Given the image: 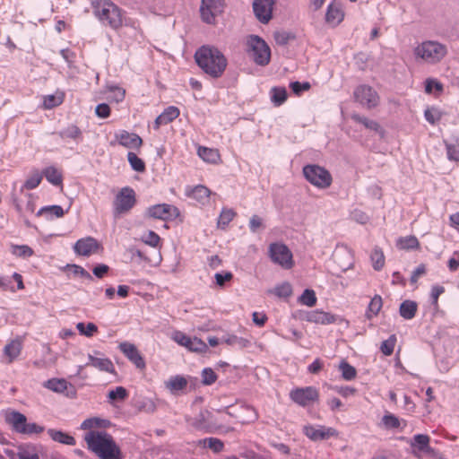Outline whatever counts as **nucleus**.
<instances>
[{"label": "nucleus", "instance_id": "obj_59", "mask_svg": "<svg viewBox=\"0 0 459 459\" xmlns=\"http://www.w3.org/2000/svg\"><path fill=\"white\" fill-rule=\"evenodd\" d=\"M273 293L280 298H289L292 294V287L289 282H283L274 288Z\"/></svg>", "mask_w": 459, "mask_h": 459}, {"label": "nucleus", "instance_id": "obj_52", "mask_svg": "<svg viewBox=\"0 0 459 459\" xmlns=\"http://www.w3.org/2000/svg\"><path fill=\"white\" fill-rule=\"evenodd\" d=\"M396 341L397 339L394 334H392L387 340H385L380 346L381 352L385 356L392 355L396 344Z\"/></svg>", "mask_w": 459, "mask_h": 459}, {"label": "nucleus", "instance_id": "obj_49", "mask_svg": "<svg viewBox=\"0 0 459 459\" xmlns=\"http://www.w3.org/2000/svg\"><path fill=\"white\" fill-rule=\"evenodd\" d=\"M425 91L428 94H440L443 91V84L436 79L429 78L425 81Z\"/></svg>", "mask_w": 459, "mask_h": 459}, {"label": "nucleus", "instance_id": "obj_32", "mask_svg": "<svg viewBox=\"0 0 459 459\" xmlns=\"http://www.w3.org/2000/svg\"><path fill=\"white\" fill-rule=\"evenodd\" d=\"M43 175L46 179L54 186H62L63 175L56 168L50 166L43 170Z\"/></svg>", "mask_w": 459, "mask_h": 459}, {"label": "nucleus", "instance_id": "obj_56", "mask_svg": "<svg viewBox=\"0 0 459 459\" xmlns=\"http://www.w3.org/2000/svg\"><path fill=\"white\" fill-rule=\"evenodd\" d=\"M77 330L82 335L87 337H91L94 333L98 332V327L93 323H88L85 325L84 323H78L76 325Z\"/></svg>", "mask_w": 459, "mask_h": 459}, {"label": "nucleus", "instance_id": "obj_31", "mask_svg": "<svg viewBox=\"0 0 459 459\" xmlns=\"http://www.w3.org/2000/svg\"><path fill=\"white\" fill-rule=\"evenodd\" d=\"M22 343L19 340H12L4 349V355L8 357L9 362H13L21 353Z\"/></svg>", "mask_w": 459, "mask_h": 459}, {"label": "nucleus", "instance_id": "obj_4", "mask_svg": "<svg viewBox=\"0 0 459 459\" xmlns=\"http://www.w3.org/2000/svg\"><path fill=\"white\" fill-rule=\"evenodd\" d=\"M448 54L447 46L437 40H423L413 48L417 61L435 65L441 63Z\"/></svg>", "mask_w": 459, "mask_h": 459}, {"label": "nucleus", "instance_id": "obj_35", "mask_svg": "<svg viewBox=\"0 0 459 459\" xmlns=\"http://www.w3.org/2000/svg\"><path fill=\"white\" fill-rule=\"evenodd\" d=\"M382 307H383V299H382L381 296L375 295L371 299V300L368 304V307L366 312V316L368 319H371L374 316H377L378 315L379 311L381 310Z\"/></svg>", "mask_w": 459, "mask_h": 459}, {"label": "nucleus", "instance_id": "obj_28", "mask_svg": "<svg viewBox=\"0 0 459 459\" xmlns=\"http://www.w3.org/2000/svg\"><path fill=\"white\" fill-rule=\"evenodd\" d=\"M110 426V421L100 418H89L81 424L83 430L96 431L95 429H106Z\"/></svg>", "mask_w": 459, "mask_h": 459}, {"label": "nucleus", "instance_id": "obj_29", "mask_svg": "<svg viewBox=\"0 0 459 459\" xmlns=\"http://www.w3.org/2000/svg\"><path fill=\"white\" fill-rule=\"evenodd\" d=\"M418 310V305L415 301L412 300H404L401 305L399 308L400 316L406 319L411 320L412 319Z\"/></svg>", "mask_w": 459, "mask_h": 459}, {"label": "nucleus", "instance_id": "obj_64", "mask_svg": "<svg viewBox=\"0 0 459 459\" xmlns=\"http://www.w3.org/2000/svg\"><path fill=\"white\" fill-rule=\"evenodd\" d=\"M68 268H69V270L72 271V273L74 275H79L82 278H84V279H87V280H92L91 275L84 268H82L80 265L72 264V265H68Z\"/></svg>", "mask_w": 459, "mask_h": 459}, {"label": "nucleus", "instance_id": "obj_24", "mask_svg": "<svg viewBox=\"0 0 459 459\" xmlns=\"http://www.w3.org/2000/svg\"><path fill=\"white\" fill-rule=\"evenodd\" d=\"M186 195L189 198L195 199L198 203L204 204L209 202L211 191L208 187L203 185H198L195 187L188 186L186 189Z\"/></svg>", "mask_w": 459, "mask_h": 459}, {"label": "nucleus", "instance_id": "obj_45", "mask_svg": "<svg viewBox=\"0 0 459 459\" xmlns=\"http://www.w3.org/2000/svg\"><path fill=\"white\" fill-rule=\"evenodd\" d=\"M442 112L436 107H429L424 112L426 120L431 125L437 124L442 118Z\"/></svg>", "mask_w": 459, "mask_h": 459}, {"label": "nucleus", "instance_id": "obj_17", "mask_svg": "<svg viewBox=\"0 0 459 459\" xmlns=\"http://www.w3.org/2000/svg\"><path fill=\"white\" fill-rule=\"evenodd\" d=\"M148 214L150 217L167 221L177 217L179 212L178 209L174 205L161 204L150 207L148 209Z\"/></svg>", "mask_w": 459, "mask_h": 459}, {"label": "nucleus", "instance_id": "obj_27", "mask_svg": "<svg viewBox=\"0 0 459 459\" xmlns=\"http://www.w3.org/2000/svg\"><path fill=\"white\" fill-rule=\"evenodd\" d=\"M48 434L55 442L67 446H74L76 444L75 438L73 436L61 430L49 429Z\"/></svg>", "mask_w": 459, "mask_h": 459}, {"label": "nucleus", "instance_id": "obj_47", "mask_svg": "<svg viewBox=\"0 0 459 459\" xmlns=\"http://www.w3.org/2000/svg\"><path fill=\"white\" fill-rule=\"evenodd\" d=\"M60 136L62 138H71L74 140H81L82 139V131L75 125H70L66 128H65L62 132H60Z\"/></svg>", "mask_w": 459, "mask_h": 459}, {"label": "nucleus", "instance_id": "obj_13", "mask_svg": "<svg viewBox=\"0 0 459 459\" xmlns=\"http://www.w3.org/2000/svg\"><path fill=\"white\" fill-rule=\"evenodd\" d=\"M222 0H202L201 17L206 23H213L215 17L222 12Z\"/></svg>", "mask_w": 459, "mask_h": 459}, {"label": "nucleus", "instance_id": "obj_25", "mask_svg": "<svg viewBox=\"0 0 459 459\" xmlns=\"http://www.w3.org/2000/svg\"><path fill=\"white\" fill-rule=\"evenodd\" d=\"M164 385L171 394H178L186 388L188 381L185 377L177 375L169 377Z\"/></svg>", "mask_w": 459, "mask_h": 459}, {"label": "nucleus", "instance_id": "obj_16", "mask_svg": "<svg viewBox=\"0 0 459 459\" xmlns=\"http://www.w3.org/2000/svg\"><path fill=\"white\" fill-rule=\"evenodd\" d=\"M120 351L139 369L143 370L146 368V363L143 357L136 348V346L131 342H124L118 346Z\"/></svg>", "mask_w": 459, "mask_h": 459}, {"label": "nucleus", "instance_id": "obj_23", "mask_svg": "<svg viewBox=\"0 0 459 459\" xmlns=\"http://www.w3.org/2000/svg\"><path fill=\"white\" fill-rule=\"evenodd\" d=\"M344 18V13L340 4L332 3L328 5L325 13V22L331 26H337Z\"/></svg>", "mask_w": 459, "mask_h": 459}, {"label": "nucleus", "instance_id": "obj_36", "mask_svg": "<svg viewBox=\"0 0 459 459\" xmlns=\"http://www.w3.org/2000/svg\"><path fill=\"white\" fill-rule=\"evenodd\" d=\"M65 95L63 92L50 94L44 97L43 105L47 109H51L61 105L64 101Z\"/></svg>", "mask_w": 459, "mask_h": 459}, {"label": "nucleus", "instance_id": "obj_33", "mask_svg": "<svg viewBox=\"0 0 459 459\" xmlns=\"http://www.w3.org/2000/svg\"><path fill=\"white\" fill-rule=\"evenodd\" d=\"M396 246L400 249L414 250L420 248V242L415 236H407L398 238Z\"/></svg>", "mask_w": 459, "mask_h": 459}, {"label": "nucleus", "instance_id": "obj_60", "mask_svg": "<svg viewBox=\"0 0 459 459\" xmlns=\"http://www.w3.org/2000/svg\"><path fill=\"white\" fill-rule=\"evenodd\" d=\"M217 378V374L211 368H206L202 372V383L205 385L214 384Z\"/></svg>", "mask_w": 459, "mask_h": 459}, {"label": "nucleus", "instance_id": "obj_6", "mask_svg": "<svg viewBox=\"0 0 459 459\" xmlns=\"http://www.w3.org/2000/svg\"><path fill=\"white\" fill-rule=\"evenodd\" d=\"M303 175L311 185L320 189L328 188L333 182L330 172L318 165H306Z\"/></svg>", "mask_w": 459, "mask_h": 459}, {"label": "nucleus", "instance_id": "obj_7", "mask_svg": "<svg viewBox=\"0 0 459 459\" xmlns=\"http://www.w3.org/2000/svg\"><path fill=\"white\" fill-rule=\"evenodd\" d=\"M135 193L129 186L123 187L116 195L113 206L114 215L119 216L128 212L135 204Z\"/></svg>", "mask_w": 459, "mask_h": 459}, {"label": "nucleus", "instance_id": "obj_1", "mask_svg": "<svg viewBox=\"0 0 459 459\" xmlns=\"http://www.w3.org/2000/svg\"><path fill=\"white\" fill-rule=\"evenodd\" d=\"M94 16L106 27L118 30L124 25L136 28L138 22L132 19H126L125 11L111 0H91Z\"/></svg>", "mask_w": 459, "mask_h": 459}, {"label": "nucleus", "instance_id": "obj_5", "mask_svg": "<svg viewBox=\"0 0 459 459\" xmlns=\"http://www.w3.org/2000/svg\"><path fill=\"white\" fill-rule=\"evenodd\" d=\"M248 52L259 65H266L271 59V49L266 42L258 36L250 35L247 39Z\"/></svg>", "mask_w": 459, "mask_h": 459}, {"label": "nucleus", "instance_id": "obj_2", "mask_svg": "<svg viewBox=\"0 0 459 459\" xmlns=\"http://www.w3.org/2000/svg\"><path fill=\"white\" fill-rule=\"evenodd\" d=\"M195 59L198 66L212 78H220L228 65L224 54L210 45L199 48L195 54Z\"/></svg>", "mask_w": 459, "mask_h": 459}, {"label": "nucleus", "instance_id": "obj_46", "mask_svg": "<svg viewBox=\"0 0 459 459\" xmlns=\"http://www.w3.org/2000/svg\"><path fill=\"white\" fill-rule=\"evenodd\" d=\"M10 421L13 424V429L17 432L22 433L26 424L27 419L23 414L14 411L11 415Z\"/></svg>", "mask_w": 459, "mask_h": 459}, {"label": "nucleus", "instance_id": "obj_26", "mask_svg": "<svg viewBox=\"0 0 459 459\" xmlns=\"http://www.w3.org/2000/svg\"><path fill=\"white\" fill-rule=\"evenodd\" d=\"M197 154L207 163L218 164L221 162V154L217 149L199 146L197 149Z\"/></svg>", "mask_w": 459, "mask_h": 459}, {"label": "nucleus", "instance_id": "obj_22", "mask_svg": "<svg viewBox=\"0 0 459 459\" xmlns=\"http://www.w3.org/2000/svg\"><path fill=\"white\" fill-rule=\"evenodd\" d=\"M180 115V110L175 106H169L158 116L154 121V129L159 130L161 126L168 125L173 122Z\"/></svg>", "mask_w": 459, "mask_h": 459}, {"label": "nucleus", "instance_id": "obj_8", "mask_svg": "<svg viewBox=\"0 0 459 459\" xmlns=\"http://www.w3.org/2000/svg\"><path fill=\"white\" fill-rule=\"evenodd\" d=\"M269 255L272 261L285 269L293 266L292 254L289 247L281 243H273L269 247Z\"/></svg>", "mask_w": 459, "mask_h": 459}, {"label": "nucleus", "instance_id": "obj_51", "mask_svg": "<svg viewBox=\"0 0 459 459\" xmlns=\"http://www.w3.org/2000/svg\"><path fill=\"white\" fill-rule=\"evenodd\" d=\"M107 91L112 93V95L109 97L111 101L119 103L125 100L126 91L123 88L112 85L108 86Z\"/></svg>", "mask_w": 459, "mask_h": 459}, {"label": "nucleus", "instance_id": "obj_38", "mask_svg": "<svg viewBox=\"0 0 459 459\" xmlns=\"http://www.w3.org/2000/svg\"><path fill=\"white\" fill-rule=\"evenodd\" d=\"M339 370L342 373V377L346 381L353 380L357 377L356 368L349 364L346 360H342L340 363Z\"/></svg>", "mask_w": 459, "mask_h": 459}, {"label": "nucleus", "instance_id": "obj_34", "mask_svg": "<svg viewBox=\"0 0 459 459\" xmlns=\"http://www.w3.org/2000/svg\"><path fill=\"white\" fill-rule=\"evenodd\" d=\"M270 96L274 106L279 107L286 101L288 94L284 87H273L270 91Z\"/></svg>", "mask_w": 459, "mask_h": 459}, {"label": "nucleus", "instance_id": "obj_21", "mask_svg": "<svg viewBox=\"0 0 459 459\" xmlns=\"http://www.w3.org/2000/svg\"><path fill=\"white\" fill-rule=\"evenodd\" d=\"M89 361L86 363V366L93 367L100 371L110 373V374H116V368L108 358L106 357H97L91 354H89L88 356Z\"/></svg>", "mask_w": 459, "mask_h": 459}, {"label": "nucleus", "instance_id": "obj_9", "mask_svg": "<svg viewBox=\"0 0 459 459\" xmlns=\"http://www.w3.org/2000/svg\"><path fill=\"white\" fill-rule=\"evenodd\" d=\"M290 398L299 406L306 407L319 400V391L314 386L297 387L290 391Z\"/></svg>", "mask_w": 459, "mask_h": 459}, {"label": "nucleus", "instance_id": "obj_10", "mask_svg": "<svg viewBox=\"0 0 459 459\" xmlns=\"http://www.w3.org/2000/svg\"><path fill=\"white\" fill-rule=\"evenodd\" d=\"M353 95L357 102L368 108H376L379 104V95L371 86L359 85L355 89Z\"/></svg>", "mask_w": 459, "mask_h": 459}, {"label": "nucleus", "instance_id": "obj_58", "mask_svg": "<svg viewBox=\"0 0 459 459\" xmlns=\"http://www.w3.org/2000/svg\"><path fill=\"white\" fill-rule=\"evenodd\" d=\"M42 175L36 171L32 175H30L26 181L24 182L23 187L29 190L34 189L41 183Z\"/></svg>", "mask_w": 459, "mask_h": 459}, {"label": "nucleus", "instance_id": "obj_18", "mask_svg": "<svg viewBox=\"0 0 459 459\" xmlns=\"http://www.w3.org/2000/svg\"><path fill=\"white\" fill-rule=\"evenodd\" d=\"M115 139L119 145L127 148L139 150L143 145V139L134 133L120 130L115 134Z\"/></svg>", "mask_w": 459, "mask_h": 459}, {"label": "nucleus", "instance_id": "obj_39", "mask_svg": "<svg viewBox=\"0 0 459 459\" xmlns=\"http://www.w3.org/2000/svg\"><path fill=\"white\" fill-rule=\"evenodd\" d=\"M237 213L232 209L224 208L218 218V227L225 229L233 221Z\"/></svg>", "mask_w": 459, "mask_h": 459}, {"label": "nucleus", "instance_id": "obj_40", "mask_svg": "<svg viewBox=\"0 0 459 459\" xmlns=\"http://www.w3.org/2000/svg\"><path fill=\"white\" fill-rule=\"evenodd\" d=\"M373 267L376 271H380L385 265V255L381 248L376 247L373 249L370 255Z\"/></svg>", "mask_w": 459, "mask_h": 459}, {"label": "nucleus", "instance_id": "obj_3", "mask_svg": "<svg viewBox=\"0 0 459 459\" xmlns=\"http://www.w3.org/2000/svg\"><path fill=\"white\" fill-rule=\"evenodd\" d=\"M84 440L90 451L100 459H123L121 450L113 437L105 431H89Z\"/></svg>", "mask_w": 459, "mask_h": 459}, {"label": "nucleus", "instance_id": "obj_19", "mask_svg": "<svg viewBox=\"0 0 459 459\" xmlns=\"http://www.w3.org/2000/svg\"><path fill=\"white\" fill-rule=\"evenodd\" d=\"M338 319V316L319 309L309 311L305 316L306 321L317 325L335 324L337 323Z\"/></svg>", "mask_w": 459, "mask_h": 459}, {"label": "nucleus", "instance_id": "obj_62", "mask_svg": "<svg viewBox=\"0 0 459 459\" xmlns=\"http://www.w3.org/2000/svg\"><path fill=\"white\" fill-rule=\"evenodd\" d=\"M290 88L293 91L294 94L297 96H299L303 91H307L310 90L311 84L308 82H290Z\"/></svg>", "mask_w": 459, "mask_h": 459}, {"label": "nucleus", "instance_id": "obj_42", "mask_svg": "<svg viewBox=\"0 0 459 459\" xmlns=\"http://www.w3.org/2000/svg\"><path fill=\"white\" fill-rule=\"evenodd\" d=\"M317 299L313 290L307 289L303 291L299 298V302L307 307H314L316 304Z\"/></svg>", "mask_w": 459, "mask_h": 459}, {"label": "nucleus", "instance_id": "obj_15", "mask_svg": "<svg viewBox=\"0 0 459 459\" xmlns=\"http://www.w3.org/2000/svg\"><path fill=\"white\" fill-rule=\"evenodd\" d=\"M273 0H254L253 10L257 20L268 23L273 17Z\"/></svg>", "mask_w": 459, "mask_h": 459}, {"label": "nucleus", "instance_id": "obj_57", "mask_svg": "<svg viewBox=\"0 0 459 459\" xmlns=\"http://www.w3.org/2000/svg\"><path fill=\"white\" fill-rule=\"evenodd\" d=\"M128 396L127 390L123 386H117L115 389L110 390L108 394L109 401H124Z\"/></svg>", "mask_w": 459, "mask_h": 459}, {"label": "nucleus", "instance_id": "obj_43", "mask_svg": "<svg viewBox=\"0 0 459 459\" xmlns=\"http://www.w3.org/2000/svg\"><path fill=\"white\" fill-rule=\"evenodd\" d=\"M127 160L131 168L137 172H143L146 169L144 161L134 152H129L127 153Z\"/></svg>", "mask_w": 459, "mask_h": 459}, {"label": "nucleus", "instance_id": "obj_14", "mask_svg": "<svg viewBox=\"0 0 459 459\" xmlns=\"http://www.w3.org/2000/svg\"><path fill=\"white\" fill-rule=\"evenodd\" d=\"M192 425L199 430L212 433L221 428V425L217 423V420L213 414L205 411H202L198 417H196Z\"/></svg>", "mask_w": 459, "mask_h": 459}, {"label": "nucleus", "instance_id": "obj_30", "mask_svg": "<svg viewBox=\"0 0 459 459\" xmlns=\"http://www.w3.org/2000/svg\"><path fill=\"white\" fill-rule=\"evenodd\" d=\"M65 215L64 209L60 205L44 206L37 212V216H45L47 220L61 218Z\"/></svg>", "mask_w": 459, "mask_h": 459}, {"label": "nucleus", "instance_id": "obj_53", "mask_svg": "<svg viewBox=\"0 0 459 459\" xmlns=\"http://www.w3.org/2000/svg\"><path fill=\"white\" fill-rule=\"evenodd\" d=\"M171 339L178 345L188 349L192 338L181 331H174L172 333Z\"/></svg>", "mask_w": 459, "mask_h": 459}, {"label": "nucleus", "instance_id": "obj_11", "mask_svg": "<svg viewBox=\"0 0 459 459\" xmlns=\"http://www.w3.org/2000/svg\"><path fill=\"white\" fill-rule=\"evenodd\" d=\"M303 433L312 441L326 440L339 436L335 429L324 425H306Z\"/></svg>", "mask_w": 459, "mask_h": 459}, {"label": "nucleus", "instance_id": "obj_41", "mask_svg": "<svg viewBox=\"0 0 459 459\" xmlns=\"http://www.w3.org/2000/svg\"><path fill=\"white\" fill-rule=\"evenodd\" d=\"M204 446L209 447L215 453H220L224 447L223 442L216 437H206L199 441Z\"/></svg>", "mask_w": 459, "mask_h": 459}, {"label": "nucleus", "instance_id": "obj_20", "mask_svg": "<svg viewBox=\"0 0 459 459\" xmlns=\"http://www.w3.org/2000/svg\"><path fill=\"white\" fill-rule=\"evenodd\" d=\"M430 437L428 435L417 434L411 441V446L413 454L420 457L422 455H429L433 453V449L429 446Z\"/></svg>", "mask_w": 459, "mask_h": 459}, {"label": "nucleus", "instance_id": "obj_55", "mask_svg": "<svg viewBox=\"0 0 459 459\" xmlns=\"http://www.w3.org/2000/svg\"><path fill=\"white\" fill-rule=\"evenodd\" d=\"M351 117L354 121L362 124L366 128H368L376 132H377L380 129L379 124L375 120H371L367 117H360L359 115H353Z\"/></svg>", "mask_w": 459, "mask_h": 459}, {"label": "nucleus", "instance_id": "obj_50", "mask_svg": "<svg viewBox=\"0 0 459 459\" xmlns=\"http://www.w3.org/2000/svg\"><path fill=\"white\" fill-rule=\"evenodd\" d=\"M14 206H15V209L16 211L20 213V214H22L23 212H30V213H33L35 212V209H36V204H35V197L31 195V194H29L28 195V201H27V204H26V206L25 208H23L18 202L14 201Z\"/></svg>", "mask_w": 459, "mask_h": 459}, {"label": "nucleus", "instance_id": "obj_44", "mask_svg": "<svg viewBox=\"0 0 459 459\" xmlns=\"http://www.w3.org/2000/svg\"><path fill=\"white\" fill-rule=\"evenodd\" d=\"M11 252L13 255L18 257H30L33 255L34 251L27 245H12Z\"/></svg>", "mask_w": 459, "mask_h": 459}, {"label": "nucleus", "instance_id": "obj_12", "mask_svg": "<svg viewBox=\"0 0 459 459\" xmlns=\"http://www.w3.org/2000/svg\"><path fill=\"white\" fill-rule=\"evenodd\" d=\"M103 249L101 244L93 237L78 239L74 245V251L81 256H91Z\"/></svg>", "mask_w": 459, "mask_h": 459}, {"label": "nucleus", "instance_id": "obj_48", "mask_svg": "<svg viewBox=\"0 0 459 459\" xmlns=\"http://www.w3.org/2000/svg\"><path fill=\"white\" fill-rule=\"evenodd\" d=\"M141 240L144 244L149 245L150 247H160L161 239H160V236L152 230H149L148 232L143 234L141 238Z\"/></svg>", "mask_w": 459, "mask_h": 459}, {"label": "nucleus", "instance_id": "obj_37", "mask_svg": "<svg viewBox=\"0 0 459 459\" xmlns=\"http://www.w3.org/2000/svg\"><path fill=\"white\" fill-rule=\"evenodd\" d=\"M44 386L56 393H64L67 389V381L63 378H52L45 382Z\"/></svg>", "mask_w": 459, "mask_h": 459}, {"label": "nucleus", "instance_id": "obj_54", "mask_svg": "<svg viewBox=\"0 0 459 459\" xmlns=\"http://www.w3.org/2000/svg\"><path fill=\"white\" fill-rule=\"evenodd\" d=\"M187 350L194 352L205 353L208 351V346L203 340L194 337L191 339V343Z\"/></svg>", "mask_w": 459, "mask_h": 459}, {"label": "nucleus", "instance_id": "obj_63", "mask_svg": "<svg viewBox=\"0 0 459 459\" xmlns=\"http://www.w3.org/2000/svg\"><path fill=\"white\" fill-rule=\"evenodd\" d=\"M95 114L100 118H108L111 114V108L107 103H100L96 106Z\"/></svg>", "mask_w": 459, "mask_h": 459}, {"label": "nucleus", "instance_id": "obj_61", "mask_svg": "<svg viewBox=\"0 0 459 459\" xmlns=\"http://www.w3.org/2000/svg\"><path fill=\"white\" fill-rule=\"evenodd\" d=\"M382 422L386 429H398L400 427L399 419L391 413L385 414L382 418Z\"/></svg>", "mask_w": 459, "mask_h": 459}]
</instances>
